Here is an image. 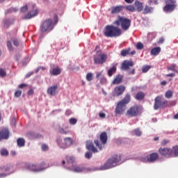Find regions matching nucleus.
<instances>
[{
  "mask_svg": "<svg viewBox=\"0 0 178 178\" xmlns=\"http://www.w3.org/2000/svg\"><path fill=\"white\" fill-rule=\"evenodd\" d=\"M174 119L178 120V113L174 115Z\"/></svg>",
  "mask_w": 178,
  "mask_h": 178,
  "instance_id": "64",
  "label": "nucleus"
},
{
  "mask_svg": "<svg viewBox=\"0 0 178 178\" xmlns=\"http://www.w3.org/2000/svg\"><path fill=\"white\" fill-rule=\"evenodd\" d=\"M6 173H0V178L6 177Z\"/></svg>",
  "mask_w": 178,
  "mask_h": 178,
  "instance_id": "60",
  "label": "nucleus"
},
{
  "mask_svg": "<svg viewBox=\"0 0 178 178\" xmlns=\"http://www.w3.org/2000/svg\"><path fill=\"white\" fill-rule=\"evenodd\" d=\"M123 79H124V76H122V74H117L114 78V79L113 80L112 84L113 85L121 84V83H122L123 81Z\"/></svg>",
  "mask_w": 178,
  "mask_h": 178,
  "instance_id": "19",
  "label": "nucleus"
},
{
  "mask_svg": "<svg viewBox=\"0 0 178 178\" xmlns=\"http://www.w3.org/2000/svg\"><path fill=\"white\" fill-rule=\"evenodd\" d=\"M57 143L60 148H67L68 147H70L72 144H73V140L70 137H66L64 139L63 143H62L60 140H58Z\"/></svg>",
  "mask_w": 178,
  "mask_h": 178,
  "instance_id": "12",
  "label": "nucleus"
},
{
  "mask_svg": "<svg viewBox=\"0 0 178 178\" xmlns=\"http://www.w3.org/2000/svg\"><path fill=\"white\" fill-rule=\"evenodd\" d=\"M10 24H11V22L10 19H4L3 21L4 27H6L8 29V27H10Z\"/></svg>",
  "mask_w": 178,
  "mask_h": 178,
  "instance_id": "38",
  "label": "nucleus"
},
{
  "mask_svg": "<svg viewBox=\"0 0 178 178\" xmlns=\"http://www.w3.org/2000/svg\"><path fill=\"white\" fill-rule=\"evenodd\" d=\"M159 155L157 152H152L150 154L149 158H147L148 162H155L159 159Z\"/></svg>",
  "mask_w": 178,
  "mask_h": 178,
  "instance_id": "21",
  "label": "nucleus"
},
{
  "mask_svg": "<svg viewBox=\"0 0 178 178\" xmlns=\"http://www.w3.org/2000/svg\"><path fill=\"white\" fill-rule=\"evenodd\" d=\"M165 97L168 99L172 98V97H173V91L168 90V91H166Z\"/></svg>",
  "mask_w": 178,
  "mask_h": 178,
  "instance_id": "34",
  "label": "nucleus"
},
{
  "mask_svg": "<svg viewBox=\"0 0 178 178\" xmlns=\"http://www.w3.org/2000/svg\"><path fill=\"white\" fill-rule=\"evenodd\" d=\"M70 124H76L77 123V119H75L74 118H72L69 120Z\"/></svg>",
  "mask_w": 178,
  "mask_h": 178,
  "instance_id": "46",
  "label": "nucleus"
},
{
  "mask_svg": "<svg viewBox=\"0 0 178 178\" xmlns=\"http://www.w3.org/2000/svg\"><path fill=\"white\" fill-rule=\"evenodd\" d=\"M170 105H176L175 101H172L170 103L168 102V101L162 102V97H156L154 99V108L156 111L159 108H166L167 106H170Z\"/></svg>",
  "mask_w": 178,
  "mask_h": 178,
  "instance_id": "5",
  "label": "nucleus"
},
{
  "mask_svg": "<svg viewBox=\"0 0 178 178\" xmlns=\"http://www.w3.org/2000/svg\"><path fill=\"white\" fill-rule=\"evenodd\" d=\"M58 88V86L57 85L49 87L47 90V94L49 95H56Z\"/></svg>",
  "mask_w": 178,
  "mask_h": 178,
  "instance_id": "22",
  "label": "nucleus"
},
{
  "mask_svg": "<svg viewBox=\"0 0 178 178\" xmlns=\"http://www.w3.org/2000/svg\"><path fill=\"white\" fill-rule=\"evenodd\" d=\"M25 143L26 141L24 138H19L17 140V144L18 147H24Z\"/></svg>",
  "mask_w": 178,
  "mask_h": 178,
  "instance_id": "31",
  "label": "nucleus"
},
{
  "mask_svg": "<svg viewBox=\"0 0 178 178\" xmlns=\"http://www.w3.org/2000/svg\"><path fill=\"white\" fill-rule=\"evenodd\" d=\"M122 162V156L121 155H113L109 159H108L107 162L101 167L102 170H105L106 169H110L111 168H114L117 166L119 163Z\"/></svg>",
  "mask_w": 178,
  "mask_h": 178,
  "instance_id": "3",
  "label": "nucleus"
},
{
  "mask_svg": "<svg viewBox=\"0 0 178 178\" xmlns=\"http://www.w3.org/2000/svg\"><path fill=\"white\" fill-rule=\"evenodd\" d=\"M13 44L15 47H19V41H17V40H14Z\"/></svg>",
  "mask_w": 178,
  "mask_h": 178,
  "instance_id": "56",
  "label": "nucleus"
},
{
  "mask_svg": "<svg viewBox=\"0 0 178 178\" xmlns=\"http://www.w3.org/2000/svg\"><path fill=\"white\" fill-rule=\"evenodd\" d=\"M85 156H86V158H87L88 159H90V158H92V152H86Z\"/></svg>",
  "mask_w": 178,
  "mask_h": 178,
  "instance_id": "50",
  "label": "nucleus"
},
{
  "mask_svg": "<svg viewBox=\"0 0 178 178\" xmlns=\"http://www.w3.org/2000/svg\"><path fill=\"white\" fill-rule=\"evenodd\" d=\"M107 81H108V80H107L106 77H101L100 84H102V85L106 84Z\"/></svg>",
  "mask_w": 178,
  "mask_h": 178,
  "instance_id": "43",
  "label": "nucleus"
},
{
  "mask_svg": "<svg viewBox=\"0 0 178 178\" xmlns=\"http://www.w3.org/2000/svg\"><path fill=\"white\" fill-rule=\"evenodd\" d=\"M7 73L4 69H0V76L1 77H6Z\"/></svg>",
  "mask_w": 178,
  "mask_h": 178,
  "instance_id": "42",
  "label": "nucleus"
},
{
  "mask_svg": "<svg viewBox=\"0 0 178 178\" xmlns=\"http://www.w3.org/2000/svg\"><path fill=\"white\" fill-rule=\"evenodd\" d=\"M149 69H151V66H144L143 67V73H147L148 72V70H149Z\"/></svg>",
  "mask_w": 178,
  "mask_h": 178,
  "instance_id": "49",
  "label": "nucleus"
},
{
  "mask_svg": "<svg viewBox=\"0 0 178 178\" xmlns=\"http://www.w3.org/2000/svg\"><path fill=\"white\" fill-rule=\"evenodd\" d=\"M143 48H144L143 44H142V42H138L137 45H136V49L141 50V49H143Z\"/></svg>",
  "mask_w": 178,
  "mask_h": 178,
  "instance_id": "45",
  "label": "nucleus"
},
{
  "mask_svg": "<svg viewBox=\"0 0 178 178\" xmlns=\"http://www.w3.org/2000/svg\"><path fill=\"white\" fill-rule=\"evenodd\" d=\"M125 9V6H115V7H112L111 13L112 15H117V13H120Z\"/></svg>",
  "mask_w": 178,
  "mask_h": 178,
  "instance_id": "16",
  "label": "nucleus"
},
{
  "mask_svg": "<svg viewBox=\"0 0 178 178\" xmlns=\"http://www.w3.org/2000/svg\"><path fill=\"white\" fill-rule=\"evenodd\" d=\"M42 151H47L49 149L48 145H47V144H42Z\"/></svg>",
  "mask_w": 178,
  "mask_h": 178,
  "instance_id": "52",
  "label": "nucleus"
},
{
  "mask_svg": "<svg viewBox=\"0 0 178 178\" xmlns=\"http://www.w3.org/2000/svg\"><path fill=\"white\" fill-rule=\"evenodd\" d=\"M102 74V72H99L97 73L96 79H99V77H101Z\"/></svg>",
  "mask_w": 178,
  "mask_h": 178,
  "instance_id": "58",
  "label": "nucleus"
},
{
  "mask_svg": "<svg viewBox=\"0 0 178 178\" xmlns=\"http://www.w3.org/2000/svg\"><path fill=\"white\" fill-rule=\"evenodd\" d=\"M131 101V96L129 93L126 94L123 99L118 102L115 110V115H123L127 109V104Z\"/></svg>",
  "mask_w": 178,
  "mask_h": 178,
  "instance_id": "2",
  "label": "nucleus"
},
{
  "mask_svg": "<svg viewBox=\"0 0 178 178\" xmlns=\"http://www.w3.org/2000/svg\"><path fill=\"white\" fill-rule=\"evenodd\" d=\"M126 90V87L124 86H118L114 88V91L113 92V97H120L124 94Z\"/></svg>",
  "mask_w": 178,
  "mask_h": 178,
  "instance_id": "14",
  "label": "nucleus"
},
{
  "mask_svg": "<svg viewBox=\"0 0 178 178\" xmlns=\"http://www.w3.org/2000/svg\"><path fill=\"white\" fill-rule=\"evenodd\" d=\"M159 153L163 156H167V158H172V149L165 147L164 148H159Z\"/></svg>",
  "mask_w": 178,
  "mask_h": 178,
  "instance_id": "13",
  "label": "nucleus"
},
{
  "mask_svg": "<svg viewBox=\"0 0 178 178\" xmlns=\"http://www.w3.org/2000/svg\"><path fill=\"white\" fill-rule=\"evenodd\" d=\"M134 65V63L131 60H124L122 64V69H123V70H129V67H132Z\"/></svg>",
  "mask_w": 178,
  "mask_h": 178,
  "instance_id": "18",
  "label": "nucleus"
},
{
  "mask_svg": "<svg viewBox=\"0 0 178 178\" xmlns=\"http://www.w3.org/2000/svg\"><path fill=\"white\" fill-rule=\"evenodd\" d=\"M145 97V92H143L142 91H140L139 92H137L135 98L138 101H142L143 99H144Z\"/></svg>",
  "mask_w": 178,
  "mask_h": 178,
  "instance_id": "28",
  "label": "nucleus"
},
{
  "mask_svg": "<svg viewBox=\"0 0 178 178\" xmlns=\"http://www.w3.org/2000/svg\"><path fill=\"white\" fill-rule=\"evenodd\" d=\"M7 46H8V48L9 51H13V48L11 41H8L7 42Z\"/></svg>",
  "mask_w": 178,
  "mask_h": 178,
  "instance_id": "47",
  "label": "nucleus"
},
{
  "mask_svg": "<svg viewBox=\"0 0 178 178\" xmlns=\"http://www.w3.org/2000/svg\"><path fill=\"white\" fill-rule=\"evenodd\" d=\"M135 134L136 136H141L142 131H140V130H139L138 129H136Z\"/></svg>",
  "mask_w": 178,
  "mask_h": 178,
  "instance_id": "53",
  "label": "nucleus"
},
{
  "mask_svg": "<svg viewBox=\"0 0 178 178\" xmlns=\"http://www.w3.org/2000/svg\"><path fill=\"white\" fill-rule=\"evenodd\" d=\"M94 77H93V75H92V73H88L86 74V80L88 81H92L93 80Z\"/></svg>",
  "mask_w": 178,
  "mask_h": 178,
  "instance_id": "37",
  "label": "nucleus"
},
{
  "mask_svg": "<svg viewBox=\"0 0 178 178\" xmlns=\"http://www.w3.org/2000/svg\"><path fill=\"white\" fill-rule=\"evenodd\" d=\"M178 156V145H174L171 149V158Z\"/></svg>",
  "mask_w": 178,
  "mask_h": 178,
  "instance_id": "27",
  "label": "nucleus"
},
{
  "mask_svg": "<svg viewBox=\"0 0 178 178\" xmlns=\"http://www.w3.org/2000/svg\"><path fill=\"white\" fill-rule=\"evenodd\" d=\"M62 70L60 69V67H56L54 69H50L49 72L51 76H58V74H60Z\"/></svg>",
  "mask_w": 178,
  "mask_h": 178,
  "instance_id": "23",
  "label": "nucleus"
},
{
  "mask_svg": "<svg viewBox=\"0 0 178 178\" xmlns=\"http://www.w3.org/2000/svg\"><path fill=\"white\" fill-rule=\"evenodd\" d=\"M177 65H171L167 67L168 70H171L172 72H177L176 70Z\"/></svg>",
  "mask_w": 178,
  "mask_h": 178,
  "instance_id": "39",
  "label": "nucleus"
},
{
  "mask_svg": "<svg viewBox=\"0 0 178 178\" xmlns=\"http://www.w3.org/2000/svg\"><path fill=\"white\" fill-rule=\"evenodd\" d=\"M33 10L29 11L26 15H24V20H29V19H32V17H35L38 15V10L36 8L35 4H32Z\"/></svg>",
  "mask_w": 178,
  "mask_h": 178,
  "instance_id": "11",
  "label": "nucleus"
},
{
  "mask_svg": "<svg viewBox=\"0 0 178 178\" xmlns=\"http://www.w3.org/2000/svg\"><path fill=\"white\" fill-rule=\"evenodd\" d=\"M40 70H45V67H43L42 66L38 67V69H36V73H38V72H40Z\"/></svg>",
  "mask_w": 178,
  "mask_h": 178,
  "instance_id": "55",
  "label": "nucleus"
},
{
  "mask_svg": "<svg viewBox=\"0 0 178 178\" xmlns=\"http://www.w3.org/2000/svg\"><path fill=\"white\" fill-rule=\"evenodd\" d=\"M86 149H88V151H92V152H98V149L95 147L94 143L90 140L86 141Z\"/></svg>",
  "mask_w": 178,
  "mask_h": 178,
  "instance_id": "17",
  "label": "nucleus"
},
{
  "mask_svg": "<svg viewBox=\"0 0 178 178\" xmlns=\"http://www.w3.org/2000/svg\"><path fill=\"white\" fill-rule=\"evenodd\" d=\"M117 67L115 66H113L109 70H108V76L109 77H112V76L116 73Z\"/></svg>",
  "mask_w": 178,
  "mask_h": 178,
  "instance_id": "30",
  "label": "nucleus"
},
{
  "mask_svg": "<svg viewBox=\"0 0 178 178\" xmlns=\"http://www.w3.org/2000/svg\"><path fill=\"white\" fill-rule=\"evenodd\" d=\"M175 74L174 73H170V74H167L168 77H174Z\"/></svg>",
  "mask_w": 178,
  "mask_h": 178,
  "instance_id": "62",
  "label": "nucleus"
},
{
  "mask_svg": "<svg viewBox=\"0 0 178 178\" xmlns=\"http://www.w3.org/2000/svg\"><path fill=\"white\" fill-rule=\"evenodd\" d=\"M140 113V107L138 105H134L131 106L129 109L126 112V116H129L130 118H136Z\"/></svg>",
  "mask_w": 178,
  "mask_h": 178,
  "instance_id": "8",
  "label": "nucleus"
},
{
  "mask_svg": "<svg viewBox=\"0 0 178 178\" xmlns=\"http://www.w3.org/2000/svg\"><path fill=\"white\" fill-rule=\"evenodd\" d=\"M10 136V131L8 129H2L0 130V141L1 140H8Z\"/></svg>",
  "mask_w": 178,
  "mask_h": 178,
  "instance_id": "15",
  "label": "nucleus"
},
{
  "mask_svg": "<svg viewBox=\"0 0 178 178\" xmlns=\"http://www.w3.org/2000/svg\"><path fill=\"white\" fill-rule=\"evenodd\" d=\"M134 5L136 10H137V12H143V10H144L143 3H142V1H140V0H136Z\"/></svg>",
  "mask_w": 178,
  "mask_h": 178,
  "instance_id": "20",
  "label": "nucleus"
},
{
  "mask_svg": "<svg viewBox=\"0 0 178 178\" xmlns=\"http://www.w3.org/2000/svg\"><path fill=\"white\" fill-rule=\"evenodd\" d=\"M98 47H96L97 55L94 56L95 65H103L108 59V55L106 54H98Z\"/></svg>",
  "mask_w": 178,
  "mask_h": 178,
  "instance_id": "7",
  "label": "nucleus"
},
{
  "mask_svg": "<svg viewBox=\"0 0 178 178\" xmlns=\"http://www.w3.org/2000/svg\"><path fill=\"white\" fill-rule=\"evenodd\" d=\"M66 160L67 163H71L72 165V170H73V163L75 161V158H74V156H66Z\"/></svg>",
  "mask_w": 178,
  "mask_h": 178,
  "instance_id": "33",
  "label": "nucleus"
},
{
  "mask_svg": "<svg viewBox=\"0 0 178 178\" xmlns=\"http://www.w3.org/2000/svg\"><path fill=\"white\" fill-rule=\"evenodd\" d=\"M22 94V91L21 90H17V91H15V97L19 98V97H21Z\"/></svg>",
  "mask_w": 178,
  "mask_h": 178,
  "instance_id": "40",
  "label": "nucleus"
},
{
  "mask_svg": "<svg viewBox=\"0 0 178 178\" xmlns=\"http://www.w3.org/2000/svg\"><path fill=\"white\" fill-rule=\"evenodd\" d=\"M12 12H17V8H13V7L8 8V10L6 11V15H8V13H12Z\"/></svg>",
  "mask_w": 178,
  "mask_h": 178,
  "instance_id": "44",
  "label": "nucleus"
},
{
  "mask_svg": "<svg viewBox=\"0 0 178 178\" xmlns=\"http://www.w3.org/2000/svg\"><path fill=\"white\" fill-rule=\"evenodd\" d=\"M25 87H27L26 84H20L19 86V88H24Z\"/></svg>",
  "mask_w": 178,
  "mask_h": 178,
  "instance_id": "59",
  "label": "nucleus"
},
{
  "mask_svg": "<svg viewBox=\"0 0 178 178\" xmlns=\"http://www.w3.org/2000/svg\"><path fill=\"white\" fill-rule=\"evenodd\" d=\"M152 12H154V7H150V6L146 4L145 8H143V14L149 15V13H152Z\"/></svg>",
  "mask_w": 178,
  "mask_h": 178,
  "instance_id": "24",
  "label": "nucleus"
},
{
  "mask_svg": "<svg viewBox=\"0 0 178 178\" xmlns=\"http://www.w3.org/2000/svg\"><path fill=\"white\" fill-rule=\"evenodd\" d=\"M99 139L100 141L99 140H95L94 143L96 147H97L99 149L102 150L103 148V145H105V144H106L108 141V134L106 131H102V133H101L99 136Z\"/></svg>",
  "mask_w": 178,
  "mask_h": 178,
  "instance_id": "6",
  "label": "nucleus"
},
{
  "mask_svg": "<svg viewBox=\"0 0 178 178\" xmlns=\"http://www.w3.org/2000/svg\"><path fill=\"white\" fill-rule=\"evenodd\" d=\"M169 143H170V140H163V141H161V145L163 147H165L166 144H168Z\"/></svg>",
  "mask_w": 178,
  "mask_h": 178,
  "instance_id": "51",
  "label": "nucleus"
},
{
  "mask_svg": "<svg viewBox=\"0 0 178 178\" xmlns=\"http://www.w3.org/2000/svg\"><path fill=\"white\" fill-rule=\"evenodd\" d=\"M1 155H2V156H8L9 152L6 148H3L1 150Z\"/></svg>",
  "mask_w": 178,
  "mask_h": 178,
  "instance_id": "35",
  "label": "nucleus"
},
{
  "mask_svg": "<svg viewBox=\"0 0 178 178\" xmlns=\"http://www.w3.org/2000/svg\"><path fill=\"white\" fill-rule=\"evenodd\" d=\"M54 29V24L51 18H47L44 21H42L40 24V33H50Z\"/></svg>",
  "mask_w": 178,
  "mask_h": 178,
  "instance_id": "4",
  "label": "nucleus"
},
{
  "mask_svg": "<svg viewBox=\"0 0 178 178\" xmlns=\"http://www.w3.org/2000/svg\"><path fill=\"white\" fill-rule=\"evenodd\" d=\"M29 9V7L27 6V4H25V6H23V7H21V12L22 13H26V12H27Z\"/></svg>",
  "mask_w": 178,
  "mask_h": 178,
  "instance_id": "41",
  "label": "nucleus"
},
{
  "mask_svg": "<svg viewBox=\"0 0 178 178\" xmlns=\"http://www.w3.org/2000/svg\"><path fill=\"white\" fill-rule=\"evenodd\" d=\"M127 3H133L134 1V0H124Z\"/></svg>",
  "mask_w": 178,
  "mask_h": 178,
  "instance_id": "63",
  "label": "nucleus"
},
{
  "mask_svg": "<svg viewBox=\"0 0 178 178\" xmlns=\"http://www.w3.org/2000/svg\"><path fill=\"white\" fill-rule=\"evenodd\" d=\"M34 94V90H33V88H31L29 91H28V95H33Z\"/></svg>",
  "mask_w": 178,
  "mask_h": 178,
  "instance_id": "54",
  "label": "nucleus"
},
{
  "mask_svg": "<svg viewBox=\"0 0 178 178\" xmlns=\"http://www.w3.org/2000/svg\"><path fill=\"white\" fill-rule=\"evenodd\" d=\"M58 132L61 134H67V131H66L63 127H59Z\"/></svg>",
  "mask_w": 178,
  "mask_h": 178,
  "instance_id": "48",
  "label": "nucleus"
},
{
  "mask_svg": "<svg viewBox=\"0 0 178 178\" xmlns=\"http://www.w3.org/2000/svg\"><path fill=\"white\" fill-rule=\"evenodd\" d=\"M99 115V118H105L106 116V113H100Z\"/></svg>",
  "mask_w": 178,
  "mask_h": 178,
  "instance_id": "57",
  "label": "nucleus"
},
{
  "mask_svg": "<svg viewBox=\"0 0 178 178\" xmlns=\"http://www.w3.org/2000/svg\"><path fill=\"white\" fill-rule=\"evenodd\" d=\"M165 6L163 7V12H173L176 8L175 0H165Z\"/></svg>",
  "mask_w": 178,
  "mask_h": 178,
  "instance_id": "10",
  "label": "nucleus"
},
{
  "mask_svg": "<svg viewBox=\"0 0 178 178\" xmlns=\"http://www.w3.org/2000/svg\"><path fill=\"white\" fill-rule=\"evenodd\" d=\"M161 51V48H160V47H156V48H153L151 51V55H153V56H157L158 55H159Z\"/></svg>",
  "mask_w": 178,
  "mask_h": 178,
  "instance_id": "26",
  "label": "nucleus"
},
{
  "mask_svg": "<svg viewBox=\"0 0 178 178\" xmlns=\"http://www.w3.org/2000/svg\"><path fill=\"white\" fill-rule=\"evenodd\" d=\"M124 9H126L127 12H131V13L136 12V8L134 4H127V6H124Z\"/></svg>",
  "mask_w": 178,
  "mask_h": 178,
  "instance_id": "25",
  "label": "nucleus"
},
{
  "mask_svg": "<svg viewBox=\"0 0 178 178\" xmlns=\"http://www.w3.org/2000/svg\"><path fill=\"white\" fill-rule=\"evenodd\" d=\"M72 169H73V172H84V170H86V168L83 166H78V165L72 166Z\"/></svg>",
  "mask_w": 178,
  "mask_h": 178,
  "instance_id": "29",
  "label": "nucleus"
},
{
  "mask_svg": "<svg viewBox=\"0 0 178 178\" xmlns=\"http://www.w3.org/2000/svg\"><path fill=\"white\" fill-rule=\"evenodd\" d=\"M11 168H13L11 165L1 166L0 169L1 170H5V172H9V170H10Z\"/></svg>",
  "mask_w": 178,
  "mask_h": 178,
  "instance_id": "36",
  "label": "nucleus"
},
{
  "mask_svg": "<svg viewBox=\"0 0 178 178\" xmlns=\"http://www.w3.org/2000/svg\"><path fill=\"white\" fill-rule=\"evenodd\" d=\"M131 51V48H127L126 49H122L121 51V56H127V55H129L130 54Z\"/></svg>",
  "mask_w": 178,
  "mask_h": 178,
  "instance_id": "32",
  "label": "nucleus"
},
{
  "mask_svg": "<svg viewBox=\"0 0 178 178\" xmlns=\"http://www.w3.org/2000/svg\"><path fill=\"white\" fill-rule=\"evenodd\" d=\"M163 42H164V38H160L158 44H163Z\"/></svg>",
  "mask_w": 178,
  "mask_h": 178,
  "instance_id": "61",
  "label": "nucleus"
},
{
  "mask_svg": "<svg viewBox=\"0 0 178 178\" xmlns=\"http://www.w3.org/2000/svg\"><path fill=\"white\" fill-rule=\"evenodd\" d=\"M114 25H106L104 28V35L110 38H116L120 37L122 34V30L127 31L131 27V19L127 18V17H122V15H118L117 19L113 21ZM119 26L121 28H119Z\"/></svg>",
  "mask_w": 178,
  "mask_h": 178,
  "instance_id": "1",
  "label": "nucleus"
},
{
  "mask_svg": "<svg viewBox=\"0 0 178 178\" xmlns=\"http://www.w3.org/2000/svg\"><path fill=\"white\" fill-rule=\"evenodd\" d=\"M44 165H46L45 162H42V163H40V167L34 163H26L25 166L26 169H29V170H33V172H41V170L45 169V168H44Z\"/></svg>",
  "mask_w": 178,
  "mask_h": 178,
  "instance_id": "9",
  "label": "nucleus"
}]
</instances>
